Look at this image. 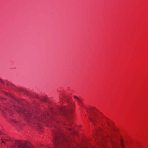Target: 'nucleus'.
<instances>
[{
	"instance_id": "obj_1",
	"label": "nucleus",
	"mask_w": 148,
	"mask_h": 148,
	"mask_svg": "<svg viewBox=\"0 0 148 148\" xmlns=\"http://www.w3.org/2000/svg\"><path fill=\"white\" fill-rule=\"evenodd\" d=\"M16 109L18 112L22 113L23 115L27 119H29L30 117L32 118V122L34 124H38L42 121L45 122L46 121H48V119H52L53 116H54L56 113H53L52 112H49L48 111H46L42 114L41 118L36 114H34V113L32 111L26 110L25 109L21 108L20 107H16ZM36 126V125H35Z\"/></svg>"
},
{
	"instance_id": "obj_11",
	"label": "nucleus",
	"mask_w": 148,
	"mask_h": 148,
	"mask_svg": "<svg viewBox=\"0 0 148 148\" xmlns=\"http://www.w3.org/2000/svg\"><path fill=\"white\" fill-rule=\"evenodd\" d=\"M69 129V130H71V128H68Z\"/></svg>"
},
{
	"instance_id": "obj_12",
	"label": "nucleus",
	"mask_w": 148,
	"mask_h": 148,
	"mask_svg": "<svg viewBox=\"0 0 148 148\" xmlns=\"http://www.w3.org/2000/svg\"><path fill=\"white\" fill-rule=\"evenodd\" d=\"M13 122H15V123H16V121H14V120H13Z\"/></svg>"
},
{
	"instance_id": "obj_4",
	"label": "nucleus",
	"mask_w": 148,
	"mask_h": 148,
	"mask_svg": "<svg viewBox=\"0 0 148 148\" xmlns=\"http://www.w3.org/2000/svg\"><path fill=\"white\" fill-rule=\"evenodd\" d=\"M88 112L91 113V116L89 117L91 122L93 124H95V123L96 122V119L95 116H96V115L92 109H90Z\"/></svg>"
},
{
	"instance_id": "obj_6",
	"label": "nucleus",
	"mask_w": 148,
	"mask_h": 148,
	"mask_svg": "<svg viewBox=\"0 0 148 148\" xmlns=\"http://www.w3.org/2000/svg\"><path fill=\"white\" fill-rule=\"evenodd\" d=\"M2 111L3 112V113H7L8 112H9V111H10V110H6V111Z\"/></svg>"
},
{
	"instance_id": "obj_2",
	"label": "nucleus",
	"mask_w": 148,
	"mask_h": 148,
	"mask_svg": "<svg viewBox=\"0 0 148 148\" xmlns=\"http://www.w3.org/2000/svg\"><path fill=\"white\" fill-rule=\"evenodd\" d=\"M60 114L64 115L66 117L69 116L71 113L74 112L73 108L70 106L68 108L61 107L59 109Z\"/></svg>"
},
{
	"instance_id": "obj_8",
	"label": "nucleus",
	"mask_w": 148,
	"mask_h": 148,
	"mask_svg": "<svg viewBox=\"0 0 148 148\" xmlns=\"http://www.w3.org/2000/svg\"><path fill=\"white\" fill-rule=\"evenodd\" d=\"M0 82H1L3 84H4V82L0 78Z\"/></svg>"
},
{
	"instance_id": "obj_5",
	"label": "nucleus",
	"mask_w": 148,
	"mask_h": 148,
	"mask_svg": "<svg viewBox=\"0 0 148 148\" xmlns=\"http://www.w3.org/2000/svg\"><path fill=\"white\" fill-rule=\"evenodd\" d=\"M73 97L75 99L80 103H82V101L81 100L79 99L78 97H77L75 96H74Z\"/></svg>"
},
{
	"instance_id": "obj_3",
	"label": "nucleus",
	"mask_w": 148,
	"mask_h": 148,
	"mask_svg": "<svg viewBox=\"0 0 148 148\" xmlns=\"http://www.w3.org/2000/svg\"><path fill=\"white\" fill-rule=\"evenodd\" d=\"M15 144L18 148H34L33 147L29 146L25 143H23L20 141H15Z\"/></svg>"
},
{
	"instance_id": "obj_9",
	"label": "nucleus",
	"mask_w": 148,
	"mask_h": 148,
	"mask_svg": "<svg viewBox=\"0 0 148 148\" xmlns=\"http://www.w3.org/2000/svg\"><path fill=\"white\" fill-rule=\"evenodd\" d=\"M121 145L122 148H123V147H124V145H123V143L122 142V143H121Z\"/></svg>"
},
{
	"instance_id": "obj_7",
	"label": "nucleus",
	"mask_w": 148,
	"mask_h": 148,
	"mask_svg": "<svg viewBox=\"0 0 148 148\" xmlns=\"http://www.w3.org/2000/svg\"><path fill=\"white\" fill-rule=\"evenodd\" d=\"M42 100L45 101H47V98L45 97L44 98L42 99Z\"/></svg>"
},
{
	"instance_id": "obj_10",
	"label": "nucleus",
	"mask_w": 148,
	"mask_h": 148,
	"mask_svg": "<svg viewBox=\"0 0 148 148\" xmlns=\"http://www.w3.org/2000/svg\"><path fill=\"white\" fill-rule=\"evenodd\" d=\"M14 100H15V101H17V102L18 101L17 100V99H14Z\"/></svg>"
}]
</instances>
